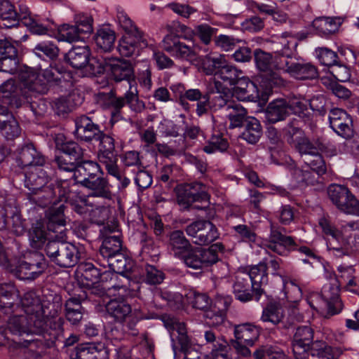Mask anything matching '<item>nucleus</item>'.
<instances>
[{
	"mask_svg": "<svg viewBox=\"0 0 359 359\" xmlns=\"http://www.w3.org/2000/svg\"><path fill=\"white\" fill-rule=\"evenodd\" d=\"M299 122V119L293 118L289 121L284 129L286 140L291 147L294 145L299 140L306 135L304 131L300 128Z\"/></svg>",
	"mask_w": 359,
	"mask_h": 359,
	"instance_id": "nucleus-58",
	"label": "nucleus"
},
{
	"mask_svg": "<svg viewBox=\"0 0 359 359\" xmlns=\"http://www.w3.org/2000/svg\"><path fill=\"white\" fill-rule=\"evenodd\" d=\"M283 292L285 298L291 302H297L302 297V291L299 285L294 280H286L283 278Z\"/></svg>",
	"mask_w": 359,
	"mask_h": 359,
	"instance_id": "nucleus-62",
	"label": "nucleus"
},
{
	"mask_svg": "<svg viewBox=\"0 0 359 359\" xmlns=\"http://www.w3.org/2000/svg\"><path fill=\"white\" fill-rule=\"evenodd\" d=\"M102 165L104 166L107 173L117 180L118 189H126L130 184V180L126 176L125 172L122 171L118 165V160Z\"/></svg>",
	"mask_w": 359,
	"mask_h": 359,
	"instance_id": "nucleus-55",
	"label": "nucleus"
},
{
	"mask_svg": "<svg viewBox=\"0 0 359 359\" xmlns=\"http://www.w3.org/2000/svg\"><path fill=\"white\" fill-rule=\"evenodd\" d=\"M189 189L185 184H179L175 189L177 203L184 209H188L193 203L196 202Z\"/></svg>",
	"mask_w": 359,
	"mask_h": 359,
	"instance_id": "nucleus-64",
	"label": "nucleus"
},
{
	"mask_svg": "<svg viewBox=\"0 0 359 359\" xmlns=\"http://www.w3.org/2000/svg\"><path fill=\"white\" fill-rule=\"evenodd\" d=\"M292 51L287 48L285 57L284 73L290 74L297 80H313L318 76L317 67L311 62L304 61L303 59L293 57L291 56Z\"/></svg>",
	"mask_w": 359,
	"mask_h": 359,
	"instance_id": "nucleus-19",
	"label": "nucleus"
},
{
	"mask_svg": "<svg viewBox=\"0 0 359 359\" xmlns=\"http://www.w3.org/2000/svg\"><path fill=\"white\" fill-rule=\"evenodd\" d=\"M73 168L74 184H78L91 191L90 196L111 199L112 193L108 180L102 176L100 165L91 160L82 159Z\"/></svg>",
	"mask_w": 359,
	"mask_h": 359,
	"instance_id": "nucleus-2",
	"label": "nucleus"
},
{
	"mask_svg": "<svg viewBox=\"0 0 359 359\" xmlns=\"http://www.w3.org/2000/svg\"><path fill=\"white\" fill-rule=\"evenodd\" d=\"M20 307L24 311L25 316L29 318L30 323H33L35 330L41 332L43 327H46L50 319L48 318L43 305L39 296L34 291L25 292L20 299Z\"/></svg>",
	"mask_w": 359,
	"mask_h": 359,
	"instance_id": "nucleus-15",
	"label": "nucleus"
},
{
	"mask_svg": "<svg viewBox=\"0 0 359 359\" xmlns=\"http://www.w3.org/2000/svg\"><path fill=\"white\" fill-rule=\"evenodd\" d=\"M69 184L70 182L67 180H55L48 186L29 192L27 199L32 205L41 208L57 205L58 201H67L70 198L72 189Z\"/></svg>",
	"mask_w": 359,
	"mask_h": 359,
	"instance_id": "nucleus-9",
	"label": "nucleus"
},
{
	"mask_svg": "<svg viewBox=\"0 0 359 359\" xmlns=\"http://www.w3.org/2000/svg\"><path fill=\"white\" fill-rule=\"evenodd\" d=\"M286 53L285 46L274 56L260 48L255 50L253 55L255 66L259 72L265 73L260 84L266 91H270L273 88L286 86L287 81L276 72H283L284 65H282V62L285 61Z\"/></svg>",
	"mask_w": 359,
	"mask_h": 359,
	"instance_id": "nucleus-3",
	"label": "nucleus"
},
{
	"mask_svg": "<svg viewBox=\"0 0 359 359\" xmlns=\"http://www.w3.org/2000/svg\"><path fill=\"white\" fill-rule=\"evenodd\" d=\"M8 212L9 225H8L6 229L10 230L16 236L22 235L27 229L26 220L22 218L20 210L15 201L12 202L11 209H8Z\"/></svg>",
	"mask_w": 359,
	"mask_h": 359,
	"instance_id": "nucleus-46",
	"label": "nucleus"
},
{
	"mask_svg": "<svg viewBox=\"0 0 359 359\" xmlns=\"http://www.w3.org/2000/svg\"><path fill=\"white\" fill-rule=\"evenodd\" d=\"M327 194L332 203L340 211L359 216V201L346 186L330 184L327 189Z\"/></svg>",
	"mask_w": 359,
	"mask_h": 359,
	"instance_id": "nucleus-17",
	"label": "nucleus"
},
{
	"mask_svg": "<svg viewBox=\"0 0 359 359\" xmlns=\"http://www.w3.org/2000/svg\"><path fill=\"white\" fill-rule=\"evenodd\" d=\"M33 53L39 58L54 60L58 56L59 48L51 41H43L38 43L33 48Z\"/></svg>",
	"mask_w": 359,
	"mask_h": 359,
	"instance_id": "nucleus-53",
	"label": "nucleus"
},
{
	"mask_svg": "<svg viewBox=\"0 0 359 359\" xmlns=\"http://www.w3.org/2000/svg\"><path fill=\"white\" fill-rule=\"evenodd\" d=\"M100 266L107 267L115 272L121 275L124 280L127 281L126 276L123 275L125 273L128 272L132 269V260L124 252V250L118 253L116 255L110 257L109 259H105V262H102Z\"/></svg>",
	"mask_w": 359,
	"mask_h": 359,
	"instance_id": "nucleus-39",
	"label": "nucleus"
},
{
	"mask_svg": "<svg viewBox=\"0 0 359 359\" xmlns=\"http://www.w3.org/2000/svg\"><path fill=\"white\" fill-rule=\"evenodd\" d=\"M90 55L88 46H74L65 54V59L73 68L82 69L86 67Z\"/></svg>",
	"mask_w": 359,
	"mask_h": 359,
	"instance_id": "nucleus-41",
	"label": "nucleus"
},
{
	"mask_svg": "<svg viewBox=\"0 0 359 359\" xmlns=\"http://www.w3.org/2000/svg\"><path fill=\"white\" fill-rule=\"evenodd\" d=\"M36 93L18 86L13 79H8L0 86V99L4 104H7L11 109L23 107L30 109L35 116H43L48 109L46 102L43 100H32Z\"/></svg>",
	"mask_w": 359,
	"mask_h": 359,
	"instance_id": "nucleus-6",
	"label": "nucleus"
},
{
	"mask_svg": "<svg viewBox=\"0 0 359 359\" xmlns=\"http://www.w3.org/2000/svg\"><path fill=\"white\" fill-rule=\"evenodd\" d=\"M217 94L211 99L209 97L208 111L224 110L226 113L234 104L235 101L231 99V93L227 88H223L220 81H215Z\"/></svg>",
	"mask_w": 359,
	"mask_h": 359,
	"instance_id": "nucleus-34",
	"label": "nucleus"
},
{
	"mask_svg": "<svg viewBox=\"0 0 359 359\" xmlns=\"http://www.w3.org/2000/svg\"><path fill=\"white\" fill-rule=\"evenodd\" d=\"M162 320L165 327L170 332L175 355L182 352L184 355V359L207 358V357H202L198 351L192 349L193 341L187 334L184 323L170 316H163Z\"/></svg>",
	"mask_w": 359,
	"mask_h": 359,
	"instance_id": "nucleus-7",
	"label": "nucleus"
},
{
	"mask_svg": "<svg viewBox=\"0 0 359 359\" xmlns=\"http://www.w3.org/2000/svg\"><path fill=\"white\" fill-rule=\"evenodd\" d=\"M57 40L72 43L79 41L83 36L74 25L63 24L58 27Z\"/></svg>",
	"mask_w": 359,
	"mask_h": 359,
	"instance_id": "nucleus-60",
	"label": "nucleus"
},
{
	"mask_svg": "<svg viewBox=\"0 0 359 359\" xmlns=\"http://www.w3.org/2000/svg\"><path fill=\"white\" fill-rule=\"evenodd\" d=\"M192 245L180 230L172 231L169 235L168 247L176 258H179Z\"/></svg>",
	"mask_w": 359,
	"mask_h": 359,
	"instance_id": "nucleus-43",
	"label": "nucleus"
},
{
	"mask_svg": "<svg viewBox=\"0 0 359 359\" xmlns=\"http://www.w3.org/2000/svg\"><path fill=\"white\" fill-rule=\"evenodd\" d=\"M144 281L148 285H155L163 283L165 275L164 272L156 266L146 264L144 271Z\"/></svg>",
	"mask_w": 359,
	"mask_h": 359,
	"instance_id": "nucleus-63",
	"label": "nucleus"
},
{
	"mask_svg": "<svg viewBox=\"0 0 359 359\" xmlns=\"http://www.w3.org/2000/svg\"><path fill=\"white\" fill-rule=\"evenodd\" d=\"M127 105L130 109L136 113H142L146 108L144 101L139 98L137 83H132L128 90L125 93Z\"/></svg>",
	"mask_w": 359,
	"mask_h": 359,
	"instance_id": "nucleus-56",
	"label": "nucleus"
},
{
	"mask_svg": "<svg viewBox=\"0 0 359 359\" xmlns=\"http://www.w3.org/2000/svg\"><path fill=\"white\" fill-rule=\"evenodd\" d=\"M217 249L222 251L224 246L217 243L206 249L191 245L178 259L188 268L202 269L218 261Z\"/></svg>",
	"mask_w": 359,
	"mask_h": 359,
	"instance_id": "nucleus-14",
	"label": "nucleus"
},
{
	"mask_svg": "<svg viewBox=\"0 0 359 359\" xmlns=\"http://www.w3.org/2000/svg\"><path fill=\"white\" fill-rule=\"evenodd\" d=\"M42 166H34L23 175L24 185L30 191H36L43 187L50 179V175Z\"/></svg>",
	"mask_w": 359,
	"mask_h": 359,
	"instance_id": "nucleus-36",
	"label": "nucleus"
},
{
	"mask_svg": "<svg viewBox=\"0 0 359 359\" xmlns=\"http://www.w3.org/2000/svg\"><path fill=\"white\" fill-rule=\"evenodd\" d=\"M95 141L100 142L97 158L101 164L118 160L114 139L112 136L102 132L100 138Z\"/></svg>",
	"mask_w": 359,
	"mask_h": 359,
	"instance_id": "nucleus-37",
	"label": "nucleus"
},
{
	"mask_svg": "<svg viewBox=\"0 0 359 359\" xmlns=\"http://www.w3.org/2000/svg\"><path fill=\"white\" fill-rule=\"evenodd\" d=\"M292 147L298 152L305 165L315 170L318 176H322L327 170L321 153L336 154L334 147L323 137L311 140L305 135Z\"/></svg>",
	"mask_w": 359,
	"mask_h": 359,
	"instance_id": "nucleus-5",
	"label": "nucleus"
},
{
	"mask_svg": "<svg viewBox=\"0 0 359 359\" xmlns=\"http://www.w3.org/2000/svg\"><path fill=\"white\" fill-rule=\"evenodd\" d=\"M99 260L95 263L83 262L79 265V271L81 273V284L83 287H90L97 284L100 281H107L108 278L112 279V276H117L105 266H100Z\"/></svg>",
	"mask_w": 359,
	"mask_h": 359,
	"instance_id": "nucleus-22",
	"label": "nucleus"
},
{
	"mask_svg": "<svg viewBox=\"0 0 359 359\" xmlns=\"http://www.w3.org/2000/svg\"><path fill=\"white\" fill-rule=\"evenodd\" d=\"M55 147L63 155L55 156V163L60 171H72L73 168L79 163L84 156V150L76 142L67 141L62 133L55 134L53 137Z\"/></svg>",
	"mask_w": 359,
	"mask_h": 359,
	"instance_id": "nucleus-10",
	"label": "nucleus"
},
{
	"mask_svg": "<svg viewBox=\"0 0 359 359\" xmlns=\"http://www.w3.org/2000/svg\"><path fill=\"white\" fill-rule=\"evenodd\" d=\"M108 70L110 72V76L116 82L126 81L129 87L132 83H136L135 80L134 70L131 63L126 60L116 57H111L108 62Z\"/></svg>",
	"mask_w": 359,
	"mask_h": 359,
	"instance_id": "nucleus-29",
	"label": "nucleus"
},
{
	"mask_svg": "<svg viewBox=\"0 0 359 359\" xmlns=\"http://www.w3.org/2000/svg\"><path fill=\"white\" fill-rule=\"evenodd\" d=\"M144 34H125L119 41L118 51L122 56L130 57L138 54L140 49L147 47Z\"/></svg>",
	"mask_w": 359,
	"mask_h": 359,
	"instance_id": "nucleus-33",
	"label": "nucleus"
},
{
	"mask_svg": "<svg viewBox=\"0 0 359 359\" xmlns=\"http://www.w3.org/2000/svg\"><path fill=\"white\" fill-rule=\"evenodd\" d=\"M184 94L185 101L197 102L196 114L198 116L208 114V93L199 88H189L186 90V93H184Z\"/></svg>",
	"mask_w": 359,
	"mask_h": 359,
	"instance_id": "nucleus-42",
	"label": "nucleus"
},
{
	"mask_svg": "<svg viewBox=\"0 0 359 359\" xmlns=\"http://www.w3.org/2000/svg\"><path fill=\"white\" fill-rule=\"evenodd\" d=\"M354 271L352 266H339V274L336 276L338 285H325L323 288L321 294L313 297L316 299L323 301L329 314L333 316L341 311L343 304L339 298V286L344 285L345 282L353 276Z\"/></svg>",
	"mask_w": 359,
	"mask_h": 359,
	"instance_id": "nucleus-12",
	"label": "nucleus"
},
{
	"mask_svg": "<svg viewBox=\"0 0 359 359\" xmlns=\"http://www.w3.org/2000/svg\"><path fill=\"white\" fill-rule=\"evenodd\" d=\"M201 62L203 70L205 74H215L217 76L218 72L224 65L226 60L223 55L211 54L203 57Z\"/></svg>",
	"mask_w": 359,
	"mask_h": 359,
	"instance_id": "nucleus-52",
	"label": "nucleus"
},
{
	"mask_svg": "<svg viewBox=\"0 0 359 359\" xmlns=\"http://www.w3.org/2000/svg\"><path fill=\"white\" fill-rule=\"evenodd\" d=\"M229 147L228 140L222 134L212 135L207 144L203 147V150L208 154L216 152H224Z\"/></svg>",
	"mask_w": 359,
	"mask_h": 359,
	"instance_id": "nucleus-57",
	"label": "nucleus"
},
{
	"mask_svg": "<svg viewBox=\"0 0 359 359\" xmlns=\"http://www.w3.org/2000/svg\"><path fill=\"white\" fill-rule=\"evenodd\" d=\"M114 227L109 225L104 226L100 229V237L102 239V245L99 248V255L102 257V262L116 255L123 250L121 233L115 231Z\"/></svg>",
	"mask_w": 359,
	"mask_h": 359,
	"instance_id": "nucleus-23",
	"label": "nucleus"
},
{
	"mask_svg": "<svg viewBox=\"0 0 359 359\" xmlns=\"http://www.w3.org/2000/svg\"><path fill=\"white\" fill-rule=\"evenodd\" d=\"M267 269L266 264L260 262L248 271L237 272L232 285L235 298L243 303L252 300L259 302L264 293L262 287L268 283Z\"/></svg>",
	"mask_w": 359,
	"mask_h": 359,
	"instance_id": "nucleus-1",
	"label": "nucleus"
},
{
	"mask_svg": "<svg viewBox=\"0 0 359 359\" xmlns=\"http://www.w3.org/2000/svg\"><path fill=\"white\" fill-rule=\"evenodd\" d=\"M284 318L283 310L277 304L270 303L264 308L261 320L264 323H270L273 325L280 324Z\"/></svg>",
	"mask_w": 359,
	"mask_h": 359,
	"instance_id": "nucleus-54",
	"label": "nucleus"
},
{
	"mask_svg": "<svg viewBox=\"0 0 359 359\" xmlns=\"http://www.w3.org/2000/svg\"><path fill=\"white\" fill-rule=\"evenodd\" d=\"M44 255L37 251L27 254L15 269V276L20 280H34L42 275L48 268Z\"/></svg>",
	"mask_w": 359,
	"mask_h": 359,
	"instance_id": "nucleus-16",
	"label": "nucleus"
},
{
	"mask_svg": "<svg viewBox=\"0 0 359 359\" xmlns=\"http://www.w3.org/2000/svg\"><path fill=\"white\" fill-rule=\"evenodd\" d=\"M105 307L107 313L117 322L123 323L131 316V306L124 299H111Z\"/></svg>",
	"mask_w": 359,
	"mask_h": 359,
	"instance_id": "nucleus-38",
	"label": "nucleus"
},
{
	"mask_svg": "<svg viewBox=\"0 0 359 359\" xmlns=\"http://www.w3.org/2000/svg\"><path fill=\"white\" fill-rule=\"evenodd\" d=\"M19 291L11 283H0V311L6 315L19 308Z\"/></svg>",
	"mask_w": 359,
	"mask_h": 359,
	"instance_id": "nucleus-31",
	"label": "nucleus"
},
{
	"mask_svg": "<svg viewBox=\"0 0 359 359\" xmlns=\"http://www.w3.org/2000/svg\"><path fill=\"white\" fill-rule=\"evenodd\" d=\"M24 26L34 35H48L51 31L50 21L48 19H43L34 14L28 20H25Z\"/></svg>",
	"mask_w": 359,
	"mask_h": 359,
	"instance_id": "nucleus-50",
	"label": "nucleus"
},
{
	"mask_svg": "<svg viewBox=\"0 0 359 359\" xmlns=\"http://www.w3.org/2000/svg\"><path fill=\"white\" fill-rule=\"evenodd\" d=\"M41 332L35 330L33 323H30L29 318L22 314L14 315L9 318L7 323V328L10 333L13 335L22 337L15 343L23 347L41 348V344L36 339H39V335H42L45 330Z\"/></svg>",
	"mask_w": 359,
	"mask_h": 359,
	"instance_id": "nucleus-11",
	"label": "nucleus"
},
{
	"mask_svg": "<svg viewBox=\"0 0 359 359\" xmlns=\"http://www.w3.org/2000/svg\"><path fill=\"white\" fill-rule=\"evenodd\" d=\"M259 334V328L250 323L239 325L235 327L234 330L236 340L250 346L258 339Z\"/></svg>",
	"mask_w": 359,
	"mask_h": 359,
	"instance_id": "nucleus-45",
	"label": "nucleus"
},
{
	"mask_svg": "<svg viewBox=\"0 0 359 359\" xmlns=\"http://www.w3.org/2000/svg\"><path fill=\"white\" fill-rule=\"evenodd\" d=\"M313 27L317 34L320 36H328L335 33L339 25L332 18L320 17L316 18L312 22Z\"/></svg>",
	"mask_w": 359,
	"mask_h": 359,
	"instance_id": "nucleus-51",
	"label": "nucleus"
},
{
	"mask_svg": "<svg viewBox=\"0 0 359 359\" xmlns=\"http://www.w3.org/2000/svg\"><path fill=\"white\" fill-rule=\"evenodd\" d=\"M65 205L57 203V205H51L46 212L47 229L49 231L56 233L58 238H66V219L65 217Z\"/></svg>",
	"mask_w": 359,
	"mask_h": 359,
	"instance_id": "nucleus-27",
	"label": "nucleus"
},
{
	"mask_svg": "<svg viewBox=\"0 0 359 359\" xmlns=\"http://www.w3.org/2000/svg\"><path fill=\"white\" fill-rule=\"evenodd\" d=\"M0 101L1 100H0ZM8 108L11 109L7 104L1 102L0 131L1 135L7 140H13L20 135L21 128Z\"/></svg>",
	"mask_w": 359,
	"mask_h": 359,
	"instance_id": "nucleus-32",
	"label": "nucleus"
},
{
	"mask_svg": "<svg viewBox=\"0 0 359 359\" xmlns=\"http://www.w3.org/2000/svg\"><path fill=\"white\" fill-rule=\"evenodd\" d=\"M313 337L314 331L309 326L302 325L296 328L292 341L294 359H308L306 350Z\"/></svg>",
	"mask_w": 359,
	"mask_h": 359,
	"instance_id": "nucleus-25",
	"label": "nucleus"
},
{
	"mask_svg": "<svg viewBox=\"0 0 359 359\" xmlns=\"http://www.w3.org/2000/svg\"><path fill=\"white\" fill-rule=\"evenodd\" d=\"M242 72L235 67L224 63V65L217 74V78L220 79L226 85L234 86L236 82L243 76Z\"/></svg>",
	"mask_w": 359,
	"mask_h": 359,
	"instance_id": "nucleus-59",
	"label": "nucleus"
},
{
	"mask_svg": "<svg viewBox=\"0 0 359 359\" xmlns=\"http://www.w3.org/2000/svg\"><path fill=\"white\" fill-rule=\"evenodd\" d=\"M287 115V101L285 100H276L270 102L264 113L266 121L271 123L284 120Z\"/></svg>",
	"mask_w": 359,
	"mask_h": 359,
	"instance_id": "nucleus-44",
	"label": "nucleus"
},
{
	"mask_svg": "<svg viewBox=\"0 0 359 359\" xmlns=\"http://www.w3.org/2000/svg\"><path fill=\"white\" fill-rule=\"evenodd\" d=\"M244 130L240 137L251 144H256L262 135V128L260 122L255 117H250L243 126Z\"/></svg>",
	"mask_w": 359,
	"mask_h": 359,
	"instance_id": "nucleus-47",
	"label": "nucleus"
},
{
	"mask_svg": "<svg viewBox=\"0 0 359 359\" xmlns=\"http://www.w3.org/2000/svg\"><path fill=\"white\" fill-rule=\"evenodd\" d=\"M29 241L33 248L40 249L43 246L45 247L48 241L44 229L38 224L32 226L29 231Z\"/></svg>",
	"mask_w": 359,
	"mask_h": 359,
	"instance_id": "nucleus-61",
	"label": "nucleus"
},
{
	"mask_svg": "<svg viewBox=\"0 0 359 359\" xmlns=\"http://www.w3.org/2000/svg\"><path fill=\"white\" fill-rule=\"evenodd\" d=\"M162 43L163 49L175 58L191 60L196 56L193 47L181 41L177 35L168 34L164 37Z\"/></svg>",
	"mask_w": 359,
	"mask_h": 359,
	"instance_id": "nucleus-26",
	"label": "nucleus"
},
{
	"mask_svg": "<svg viewBox=\"0 0 359 359\" xmlns=\"http://www.w3.org/2000/svg\"><path fill=\"white\" fill-rule=\"evenodd\" d=\"M318 224L325 234L327 250L337 257L348 255V249L341 231L325 217L320 218Z\"/></svg>",
	"mask_w": 359,
	"mask_h": 359,
	"instance_id": "nucleus-21",
	"label": "nucleus"
},
{
	"mask_svg": "<svg viewBox=\"0 0 359 359\" xmlns=\"http://www.w3.org/2000/svg\"><path fill=\"white\" fill-rule=\"evenodd\" d=\"M116 35L109 27H102L97 30L94 40L98 49L103 52H110L114 48Z\"/></svg>",
	"mask_w": 359,
	"mask_h": 359,
	"instance_id": "nucleus-48",
	"label": "nucleus"
},
{
	"mask_svg": "<svg viewBox=\"0 0 359 359\" xmlns=\"http://www.w3.org/2000/svg\"><path fill=\"white\" fill-rule=\"evenodd\" d=\"M229 121V128H235L243 126L250 116H248L247 110L240 104L235 102L225 114Z\"/></svg>",
	"mask_w": 359,
	"mask_h": 359,
	"instance_id": "nucleus-49",
	"label": "nucleus"
},
{
	"mask_svg": "<svg viewBox=\"0 0 359 359\" xmlns=\"http://www.w3.org/2000/svg\"><path fill=\"white\" fill-rule=\"evenodd\" d=\"M75 135L81 140L91 142L100 138L101 133L100 126L95 123L91 118L86 115L76 117L75 121Z\"/></svg>",
	"mask_w": 359,
	"mask_h": 359,
	"instance_id": "nucleus-30",
	"label": "nucleus"
},
{
	"mask_svg": "<svg viewBox=\"0 0 359 359\" xmlns=\"http://www.w3.org/2000/svg\"><path fill=\"white\" fill-rule=\"evenodd\" d=\"M66 72L64 66L56 62H52L48 67L42 69L39 65V72L36 73L32 69L25 67L19 74L20 83L25 90L37 94H45L50 83H57Z\"/></svg>",
	"mask_w": 359,
	"mask_h": 359,
	"instance_id": "nucleus-4",
	"label": "nucleus"
},
{
	"mask_svg": "<svg viewBox=\"0 0 359 359\" xmlns=\"http://www.w3.org/2000/svg\"><path fill=\"white\" fill-rule=\"evenodd\" d=\"M66 238L55 236L54 239L48 241L44 247V252L50 262L62 268L74 266L80 259L79 248L66 242Z\"/></svg>",
	"mask_w": 359,
	"mask_h": 359,
	"instance_id": "nucleus-8",
	"label": "nucleus"
},
{
	"mask_svg": "<svg viewBox=\"0 0 359 359\" xmlns=\"http://www.w3.org/2000/svg\"><path fill=\"white\" fill-rule=\"evenodd\" d=\"M187 234L198 245H206L216 241L219 236L216 226L209 220L195 221L186 227Z\"/></svg>",
	"mask_w": 359,
	"mask_h": 359,
	"instance_id": "nucleus-20",
	"label": "nucleus"
},
{
	"mask_svg": "<svg viewBox=\"0 0 359 359\" xmlns=\"http://www.w3.org/2000/svg\"><path fill=\"white\" fill-rule=\"evenodd\" d=\"M330 127L339 136L349 140L354 135L352 117L344 109L334 108L329 112Z\"/></svg>",
	"mask_w": 359,
	"mask_h": 359,
	"instance_id": "nucleus-24",
	"label": "nucleus"
},
{
	"mask_svg": "<svg viewBox=\"0 0 359 359\" xmlns=\"http://www.w3.org/2000/svg\"><path fill=\"white\" fill-rule=\"evenodd\" d=\"M285 229L273 223L270 225V232L264 242L266 249L278 255L287 256L291 251L295 250L297 245L294 238L283 233Z\"/></svg>",
	"mask_w": 359,
	"mask_h": 359,
	"instance_id": "nucleus-18",
	"label": "nucleus"
},
{
	"mask_svg": "<svg viewBox=\"0 0 359 359\" xmlns=\"http://www.w3.org/2000/svg\"><path fill=\"white\" fill-rule=\"evenodd\" d=\"M64 319L62 317L52 318L49 323L45 327L42 335H39L38 341L41 344V348H50L52 346L69 347L79 341L77 334H71L67 338L64 336Z\"/></svg>",
	"mask_w": 359,
	"mask_h": 359,
	"instance_id": "nucleus-13",
	"label": "nucleus"
},
{
	"mask_svg": "<svg viewBox=\"0 0 359 359\" xmlns=\"http://www.w3.org/2000/svg\"><path fill=\"white\" fill-rule=\"evenodd\" d=\"M234 86L232 95L238 100L256 102L259 98L257 86L248 78L243 76Z\"/></svg>",
	"mask_w": 359,
	"mask_h": 359,
	"instance_id": "nucleus-35",
	"label": "nucleus"
},
{
	"mask_svg": "<svg viewBox=\"0 0 359 359\" xmlns=\"http://www.w3.org/2000/svg\"><path fill=\"white\" fill-rule=\"evenodd\" d=\"M20 25L18 11L8 0H0V28L10 29Z\"/></svg>",
	"mask_w": 359,
	"mask_h": 359,
	"instance_id": "nucleus-40",
	"label": "nucleus"
},
{
	"mask_svg": "<svg viewBox=\"0 0 359 359\" xmlns=\"http://www.w3.org/2000/svg\"><path fill=\"white\" fill-rule=\"evenodd\" d=\"M15 161L20 168L43 166L46 158L32 143L24 144L18 149Z\"/></svg>",
	"mask_w": 359,
	"mask_h": 359,
	"instance_id": "nucleus-28",
	"label": "nucleus"
}]
</instances>
